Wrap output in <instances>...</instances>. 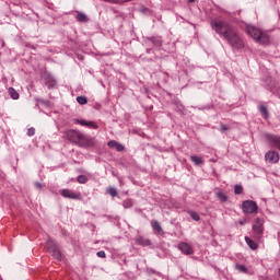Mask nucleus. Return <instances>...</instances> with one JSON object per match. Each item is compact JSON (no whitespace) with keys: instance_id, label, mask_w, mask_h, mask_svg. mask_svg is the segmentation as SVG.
<instances>
[{"instance_id":"f257e3e1","label":"nucleus","mask_w":280,"mask_h":280,"mask_svg":"<svg viewBox=\"0 0 280 280\" xmlns=\"http://www.w3.org/2000/svg\"><path fill=\"white\" fill-rule=\"evenodd\" d=\"M211 28L223 36L232 49H244V39L237 34L235 27L226 20L213 19L210 22Z\"/></svg>"},{"instance_id":"f03ea898","label":"nucleus","mask_w":280,"mask_h":280,"mask_svg":"<svg viewBox=\"0 0 280 280\" xmlns=\"http://www.w3.org/2000/svg\"><path fill=\"white\" fill-rule=\"evenodd\" d=\"M66 139L75 145H80V148H93L95 145V139L85 136L80 130L70 129L65 132Z\"/></svg>"},{"instance_id":"7ed1b4c3","label":"nucleus","mask_w":280,"mask_h":280,"mask_svg":"<svg viewBox=\"0 0 280 280\" xmlns=\"http://www.w3.org/2000/svg\"><path fill=\"white\" fill-rule=\"evenodd\" d=\"M246 32L255 43H258L259 45H270V35H268V32L250 25L246 27Z\"/></svg>"},{"instance_id":"20e7f679","label":"nucleus","mask_w":280,"mask_h":280,"mask_svg":"<svg viewBox=\"0 0 280 280\" xmlns=\"http://www.w3.org/2000/svg\"><path fill=\"white\" fill-rule=\"evenodd\" d=\"M252 229L254 238H256L257 242H261V237H264V219H255Z\"/></svg>"},{"instance_id":"39448f33","label":"nucleus","mask_w":280,"mask_h":280,"mask_svg":"<svg viewBox=\"0 0 280 280\" xmlns=\"http://www.w3.org/2000/svg\"><path fill=\"white\" fill-rule=\"evenodd\" d=\"M242 209H243V213H248L253 215V213H257L259 208L257 207V202L253 200H245L242 203Z\"/></svg>"},{"instance_id":"423d86ee","label":"nucleus","mask_w":280,"mask_h":280,"mask_svg":"<svg viewBox=\"0 0 280 280\" xmlns=\"http://www.w3.org/2000/svg\"><path fill=\"white\" fill-rule=\"evenodd\" d=\"M265 139L269 143L270 148H276V150H280V136L265 133Z\"/></svg>"},{"instance_id":"0eeeda50","label":"nucleus","mask_w":280,"mask_h":280,"mask_svg":"<svg viewBox=\"0 0 280 280\" xmlns=\"http://www.w3.org/2000/svg\"><path fill=\"white\" fill-rule=\"evenodd\" d=\"M60 194L63 198H69L70 200H80V198H82L80 192H75L71 189H62Z\"/></svg>"},{"instance_id":"6e6552de","label":"nucleus","mask_w":280,"mask_h":280,"mask_svg":"<svg viewBox=\"0 0 280 280\" xmlns=\"http://www.w3.org/2000/svg\"><path fill=\"white\" fill-rule=\"evenodd\" d=\"M147 47H154L155 49L163 45L161 37H148L145 40Z\"/></svg>"},{"instance_id":"1a4fd4ad","label":"nucleus","mask_w":280,"mask_h":280,"mask_svg":"<svg viewBox=\"0 0 280 280\" xmlns=\"http://www.w3.org/2000/svg\"><path fill=\"white\" fill-rule=\"evenodd\" d=\"M74 124H79L80 126H85L86 128H91L92 130H97V124L95 121L86 120V119H73Z\"/></svg>"},{"instance_id":"9d476101","label":"nucleus","mask_w":280,"mask_h":280,"mask_svg":"<svg viewBox=\"0 0 280 280\" xmlns=\"http://www.w3.org/2000/svg\"><path fill=\"white\" fill-rule=\"evenodd\" d=\"M279 159H280L279 152L277 151H268L265 154V160L267 161V163H271V165H275V163H277Z\"/></svg>"},{"instance_id":"9b49d317","label":"nucleus","mask_w":280,"mask_h":280,"mask_svg":"<svg viewBox=\"0 0 280 280\" xmlns=\"http://www.w3.org/2000/svg\"><path fill=\"white\" fill-rule=\"evenodd\" d=\"M177 248L184 254V255H194V248L190 247V245L187 242H182L178 244Z\"/></svg>"},{"instance_id":"f8f14e48","label":"nucleus","mask_w":280,"mask_h":280,"mask_svg":"<svg viewBox=\"0 0 280 280\" xmlns=\"http://www.w3.org/2000/svg\"><path fill=\"white\" fill-rule=\"evenodd\" d=\"M43 78L45 80V84L48 89H54V86H56L57 81L54 78V75H51L50 73H44Z\"/></svg>"},{"instance_id":"ddd939ff","label":"nucleus","mask_w":280,"mask_h":280,"mask_svg":"<svg viewBox=\"0 0 280 280\" xmlns=\"http://www.w3.org/2000/svg\"><path fill=\"white\" fill-rule=\"evenodd\" d=\"M75 20L78 23H89V15L82 11H77Z\"/></svg>"},{"instance_id":"4468645a","label":"nucleus","mask_w":280,"mask_h":280,"mask_svg":"<svg viewBox=\"0 0 280 280\" xmlns=\"http://www.w3.org/2000/svg\"><path fill=\"white\" fill-rule=\"evenodd\" d=\"M151 226L155 235H161V233H163V228H161V223H159V221H151Z\"/></svg>"},{"instance_id":"2eb2a0df","label":"nucleus","mask_w":280,"mask_h":280,"mask_svg":"<svg viewBox=\"0 0 280 280\" xmlns=\"http://www.w3.org/2000/svg\"><path fill=\"white\" fill-rule=\"evenodd\" d=\"M137 244H139V246H152V241H150V238H145L143 236H138L136 238Z\"/></svg>"},{"instance_id":"dca6fc26","label":"nucleus","mask_w":280,"mask_h":280,"mask_svg":"<svg viewBox=\"0 0 280 280\" xmlns=\"http://www.w3.org/2000/svg\"><path fill=\"white\" fill-rule=\"evenodd\" d=\"M245 242L252 250H257V248H259V245L248 236H245Z\"/></svg>"},{"instance_id":"f3484780","label":"nucleus","mask_w":280,"mask_h":280,"mask_svg":"<svg viewBox=\"0 0 280 280\" xmlns=\"http://www.w3.org/2000/svg\"><path fill=\"white\" fill-rule=\"evenodd\" d=\"M58 248V245H56V242H54L52 240H48L46 242V250L48 253H51L54 249Z\"/></svg>"},{"instance_id":"a211bd4d","label":"nucleus","mask_w":280,"mask_h":280,"mask_svg":"<svg viewBox=\"0 0 280 280\" xmlns=\"http://www.w3.org/2000/svg\"><path fill=\"white\" fill-rule=\"evenodd\" d=\"M50 254H52V257L57 259V261L62 259V253L60 252L59 247H56L52 252H50Z\"/></svg>"},{"instance_id":"6ab92c4d","label":"nucleus","mask_w":280,"mask_h":280,"mask_svg":"<svg viewBox=\"0 0 280 280\" xmlns=\"http://www.w3.org/2000/svg\"><path fill=\"white\" fill-rule=\"evenodd\" d=\"M265 86L266 89H268L269 91H272V89H275V80L271 79V77L267 78L265 80Z\"/></svg>"},{"instance_id":"aec40b11","label":"nucleus","mask_w":280,"mask_h":280,"mask_svg":"<svg viewBox=\"0 0 280 280\" xmlns=\"http://www.w3.org/2000/svg\"><path fill=\"white\" fill-rule=\"evenodd\" d=\"M190 161L194 163V165H202V163H205V161H202V158L198 156V155H190Z\"/></svg>"},{"instance_id":"412c9836","label":"nucleus","mask_w":280,"mask_h":280,"mask_svg":"<svg viewBox=\"0 0 280 280\" xmlns=\"http://www.w3.org/2000/svg\"><path fill=\"white\" fill-rule=\"evenodd\" d=\"M258 110H259L260 115H262V117L265 119H268L269 114H268V108L266 106L259 105Z\"/></svg>"},{"instance_id":"4be33fe9","label":"nucleus","mask_w":280,"mask_h":280,"mask_svg":"<svg viewBox=\"0 0 280 280\" xmlns=\"http://www.w3.org/2000/svg\"><path fill=\"white\" fill-rule=\"evenodd\" d=\"M8 92H9L11 100H19V97H20L19 92H16V90H14V88H9Z\"/></svg>"},{"instance_id":"5701e85b","label":"nucleus","mask_w":280,"mask_h":280,"mask_svg":"<svg viewBox=\"0 0 280 280\" xmlns=\"http://www.w3.org/2000/svg\"><path fill=\"white\" fill-rule=\"evenodd\" d=\"M77 102L81 106H84V105L89 104V98H86V96H77Z\"/></svg>"},{"instance_id":"b1692460","label":"nucleus","mask_w":280,"mask_h":280,"mask_svg":"<svg viewBox=\"0 0 280 280\" xmlns=\"http://www.w3.org/2000/svg\"><path fill=\"white\" fill-rule=\"evenodd\" d=\"M135 205V202L132 201V199H125L122 201V207L124 209H131V207Z\"/></svg>"},{"instance_id":"393cba45","label":"nucleus","mask_w":280,"mask_h":280,"mask_svg":"<svg viewBox=\"0 0 280 280\" xmlns=\"http://www.w3.org/2000/svg\"><path fill=\"white\" fill-rule=\"evenodd\" d=\"M77 180L80 183V185H86V183H89V177H86V175H79Z\"/></svg>"},{"instance_id":"a878e982","label":"nucleus","mask_w":280,"mask_h":280,"mask_svg":"<svg viewBox=\"0 0 280 280\" xmlns=\"http://www.w3.org/2000/svg\"><path fill=\"white\" fill-rule=\"evenodd\" d=\"M217 198L221 201V202H226V200H229V197L222 192V191H218L217 192Z\"/></svg>"},{"instance_id":"bb28decb","label":"nucleus","mask_w":280,"mask_h":280,"mask_svg":"<svg viewBox=\"0 0 280 280\" xmlns=\"http://www.w3.org/2000/svg\"><path fill=\"white\" fill-rule=\"evenodd\" d=\"M235 268L240 272H243V275H248V268L245 265H236Z\"/></svg>"},{"instance_id":"cd10ccee","label":"nucleus","mask_w":280,"mask_h":280,"mask_svg":"<svg viewBox=\"0 0 280 280\" xmlns=\"http://www.w3.org/2000/svg\"><path fill=\"white\" fill-rule=\"evenodd\" d=\"M107 194H108L109 196H112V198H116V196H117V188H115V187H108V188H107Z\"/></svg>"},{"instance_id":"c85d7f7f","label":"nucleus","mask_w":280,"mask_h":280,"mask_svg":"<svg viewBox=\"0 0 280 280\" xmlns=\"http://www.w3.org/2000/svg\"><path fill=\"white\" fill-rule=\"evenodd\" d=\"M244 191V187H242V185H235L234 186V194L236 196H240V194H242Z\"/></svg>"},{"instance_id":"c756f323","label":"nucleus","mask_w":280,"mask_h":280,"mask_svg":"<svg viewBox=\"0 0 280 280\" xmlns=\"http://www.w3.org/2000/svg\"><path fill=\"white\" fill-rule=\"evenodd\" d=\"M147 275H156L158 277H163V273H161L152 268H147Z\"/></svg>"},{"instance_id":"7c9ffc66","label":"nucleus","mask_w":280,"mask_h":280,"mask_svg":"<svg viewBox=\"0 0 280 280\" xmlns=\"http://www.w3.org/2000/svg\"><path fill=\"white\" fill-rule=\"evenodd\" d=\"M190 218H192L195 220V222H200V214H198L196 212H191Z\"/></svg>"},{"instance_id":"2f4dec72","label":"nucleus","mask_w":280,"mask_h":280,"mask_svg":"<svg viewBox=\"0 0 280 280\" xmlns=\"http://www.w3.org/2000/svg\"><path fill=\"white\" fill-rule=\"evenodd\" d=\"M213 109V105H205L201 107H198V110H211Z\"/></svg>"},{"instance_id":"473e14b6","label":"nucleus","mask_w":280,"mask_h":280,"mask_svg":"<svg viewBox=\"0 0 280 280\" xmlns=\"http://www.w3.org/2000/svg\"><path fill=\"white\" fill-rule=\"evenodd\" d=\"M34 135H36V129H34V127H31V128L27 130V136H28V137H34Z\"/></svg>"},{"instance_id":"72a5a7b5","label":"nucleus","mask_w":280,"mask_h":280,"mask_svg":"<svg viewBox=\"0 0 280 280\" xmlns=\"http://www.w3.org/2000/svg\"><path fill=\"white\" fill-rule=\"evenodd\" d=\"M96 255H97V257H100L101 259H105V257H106V252L100 250V252L96 253Z\"/></svg>"},{"instance_id":"f704fd0d","label":"nucleus","mask_w":280,"mask_h":280,"mask_svg":"<svg viewBox=\"0 0 280 280\" xmlns=\"http://www.w3.org/2000/svg\"><path fill=\"white\" fill-rule=\"evenodd\" d=\"M117 141H115V140H110L108 143H107V145H108V148H116L117 147Z\"/></svg>"},{"instance_id":"c9c22d12","label":"nucleus","mask_w":280,"mask_h":280,"mask_svg":"<svg viewBox=\"0 0 280 280\" xmlns=\"http://www.w3.org/2000/svg\"><path fill=\"white\" fill-rule=\"evenodd\" d=\"M115 150H117V152H124V147H122V144L119 143V142H117Z\"/></svg>"},{"instance_id":"e433bc0d","label":"nucleus","mask_w":280,"mask_h":280,"mask_svg":"<svg viewBox=\"0 0 280 280\" xmlns=\"http://www.w3.org/2000/svg\"><path fill=\"white\" fill-rule=\"evenodd\" d=\"M40 104H44L45 106H49L50 102L46 100H38Z\"/></svg>"},{"instance_id":"4c0bfd02","label":"nucleus","mask_w":280,"mask_h":280,"mask_svg":"<svg viewBox=\"0 0 280 280\" xmlns=\"http://www.w3.org/2000/svg\"><path fill=\"white\" fill-rule=\"evenodd\" d=\"M34 186H35L37 189H43V184H40L39 182H35V183H34Z\"/></svg>"},{"instance_id":"58836bf2","label":"nucleus","mask_w":280,"mask_h":280,"mask_svg":"<svg viewBox=\"0 0 280 280\" xmlns=\"http://www.w3.org/2000/svg\"><path fill=\"white\" fill-rule=\"evenodd\" d=\"M226 130H229V127L221 125V132H226Z\"/></svg>"},{"instance_id":"ea45409f","label":"nucleus","mask_w":280,"mask_h":280,"mask_svg":"<svg viewBox=\"0 0 280 280\" xmlns=\"http://www.w3.org/2000/svg\"><path fill=\"white\" fill-rule=\"evenodd\" d=\"M177 108H179L180 113H183V110H185V106H183V105H178Z\"/></svg>"},{"instance_id":"a19ab883","label":"nucleus","mask_w":280,"mask_h":280,"mask_svg":"<svg viewBox=\"0 0 280 280\" xmlns=\"http://www.w3.org/2000/svg\"><path fill=\"white\" fill-rule=\"evenodd\" d=\"M188 1V3H194V1H196V0H187Z\"/></svg>"},{"instance_id":"79ce46f5","label":"nucleus","mask_w":280,"mask_h":280,"mask_svg":"<svg viewBox=\"0 0 280 280\" xmlns=\"http://www.w3.org/2000/svg\"><path fill=\"white\" fill-rule=\"evenodd\" d=\"M147 51H148V54H150L152 51V48L147 49Z\"/></svg>"},{"instance_id":"37998d69","label":"nucleus","mask_w":280,"mask_h":280,"mask_svg":"<svg viewBox=\"0 0 280 280\" xmlns=\"http://www.w3.org/2000/svg\"><path fill=\"white\" fill-rule=\"evenodd\" d=\"M79 60H82V57H79Z\"/></svg>"}]
</instances>
